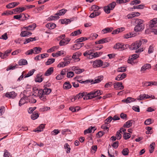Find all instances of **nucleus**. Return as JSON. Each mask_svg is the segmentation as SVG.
<instances>
[{
    "label": "nucleus",
    "instance_id": "48",
    "mask_svg": "<svg viewBox=\"0 0 157 157\" xmlns=\"http://www.w3.org/2000/svg\"><path fill=\"white\" fill-rule=\"evenodd\" d=\"M135 99L131 97H128L125 99V101H126V103H131L133 101H134Z\"/></svg>",
    "mask_w": 157,
    "mask_h": 157
},
{
    "label": "nucleus",
    "instance_id": "63",
    "mask_svg": "<svg viewBox=\"0 0 157 157\" xmlns=\"http://www.w3.org/2000/svg\"><path fill=\"white\" fill-rule=\"evenodd\" d=\"M151 123V119L150 118L147 119L144 122V124L146 125H149Z\"/></svg>",
    "mask_w": 157,
    "mask_h": 157
},
{
    "label": "nucleus",
    "instance_id": "49",
    "mask_svg": "<svg viewBox=\"0 0 157 157\" xmlns=\"http://www.w3.org/2000/svg\"><path fill=\"white\" fill-rule=\"evenodd\" d=\"M112 117L111 116H109L105 121V124H109L112 121Z\"/></svg>",
    "mask_w": 157,
    "mask_h": 157
},
{
    "label": "nucleus",
    "instance_id": "34",
    "mask_svg": "<svg viewBox=\"0 0 157 157\" xmlns=\"http://www.w3.org/2000/svg\"><path fill=\"white\" fill-rule=\"evenodd\" d=\"M61 22L62 24H68L71 22V21L68 19H60Z\"/></svg>",
    "mask_w": 157,
    "mask_h": 157
},
{
    "label": "nucleus",
    "instance_id": "50",
    "mask_svg": "<svg viewBox=\"0 0 157 157\" xmlns=\"http://www.w3.org/2000/svg\"><path fill=\"white\" fill-rule=\"evenodd\" d=\"M140 2L141 1L140 0H135L132 1L130 3V4L131 5H133L134 4L137 5L139 4Z\"/></svg>",
    "mask_w": 157,
    "mask_h": 157
},
{
    "label": "nucleus",
    "instance_id": "24",
    "mask_svg": "<svg viewBox=\"0 0 157 157\" xmlns=\"http://www.w3.org/2000/svg\"><path fill=\"white\" fill-rule=\"evenodd\" d=\"M64 51H59L56 53H52V56L53 57H58L64 54Z\"/></svg>",
    "mask_w": 157,
    "mask_h": 157
},
{
    "label": "nucleus",
    "instance_id": "2",
    "mask_svg": "<svg viewBox=\"0 0 157 157\" xmlns=\"http://www.w3.org/2000/svg\"><path fill=\"white\" fill-rule=\"evenodd\" d=\"M139 56V55L136 54H134L131 56L128 59V63L133 65L135 63L133 60L138 58Z\"/></svg>",
    "mask_w": 157,
    "mask_h": 157
},
{
    "label": "nucleus",
    "instance_id": "5",
    "mask_svg": "<svg viewBox=\"0 0 157 157\" xmlns=\"http://www.w3.org/2000/svg\"><path fill=\"white\" fill-rule=\"evenodd\" d=\"M29 97V96H24L22 98H21L19 101V106H21L25 103H28V98Z\"/></svg>",
    "mask_w": 157,
    "mask_h": 157
},
{
    "label": "nucleus",
    "instance_id": "58",
    "mask_svg": "<svg viewBox=\"0 0 157 157\" xmlns=\"http://www.w3.org/2000/svg\"><path fill=\"white\" fill-rule=\"evenodd\" d=\"M133 34H131L130 33H127L124 36V37L126 39H128L129 38H131L133 36Z\"/></svg>",
    "mask_w": 157,
    "mask_h": 157
},
{
    "label": "nucleus",
    "instance_id": "46",
    "mask_svg": "<svg viewBox=\"0 0 157 157\" xmlns=\"http://www.w3.org/2000/svg\"><path fill=\"white\" fill-rule=\"evenodd\" d=\"M80 44L79 43L75 44L73 46L72 50H76L79 49L81 48V46H80Z\"/></svg>",
    "mask_w": 157,
    "mask_h": 157
},
{
    "label": "nucleus",
    "instance_id": "6",
    "mask_svg": "<svg viewBox=\"0 0 157 157\" xmlns=\"http://www.w3.org/2000/svg\"><path fill=\"white\" fill-rule=\"evenodd\" d=\"M140 44L139 43L138 41L132 43L130 46L129 48L131 50H136L138 48L140 45Z\"/></svg>",
    "mask_w": 157,
    "mask_h": 157
},
{
    "label": "nucleus",
    "instance_id": "15",
    "mask_svg": "<svg viewBox=\"0 0 157 157\" xmlns=\"http://www.w3.org/2000/svg\"><path fill=\"white\" fill-rule=\"evenodd\" d=\"M70 63V61H67L60 62L58 64L57 67H64L68 65Z\"/></svg>",
    "mask_w": 157,
    "mask_h": 157
},
{
    "label": "nucleus",
    "instance_id": "62",
    "mask_svg": "<svg viewBox=\"0 0 157 157\" xmlns=\"http://www.w3.org/2000/svg\"><path fill=\"white\" fill-rule=\"evenodd\" d=\"M146 96V94H140L139 96V98H137V99L140 100H144L145 99Z\"/></svg>",
    "mask_w": 157,
    "mask_h": 157
},
{
    "label": "nucleus",
    "instance_id": "40",
    "mask_svg": "<svg viewBox=\"0 0 157 157\" xmlns=\"http://www.w3.org/2000/svg\"><path fill=\"white\" fill-rule=\"evenodd\" d=\"M80 55L78 53L76 52L74 53L73 55L72 58L74 59H77V61H79L80 60V59L78 57Z\"/></svg>",
    "mask_w": 157,
    "mask_h": 157
},
{
    "label": "nucleus",
    "instance_id": "64",
    "mask_svg": "<svg viewBox=\"0 0 157 157\" xmlns=\"http://www.w3.org/2000/svg\"><path fill=\"white\" fill-rule=\"evenodd\" d=\"M139 43L140 44V45L141 46L142 44H146L147 41V40L146 39H140V40L138 41Z\"/></svg>",
    "mask_w": 157,
    "mask_h": 157
},
{
    "label": "nucleus",
    "instance_id": "22",
    "mask_svg": "<svg viewBox=\"0 0 157 157\" xmlns=\"http://www.w3.org/2000/svg\"><path fill=\"white\" fill-rule=\"evenodd\" d=\"M94 128V131L96 129V128L94 127L91 126L89 127L88 129L85 130L84 132V133L85 135L87 134V133H89L92 131V129Z\"/></svg>",
    "mask_w": 157,
    "mask_h": 157
},
{
    "label": "nucleus",
    "instance_id": "51",
    "mask_svg": "<svg viewBox=\"0 0 157 157\" xmlns=\"http://www.w3.org/2000/svg\"><path fill=\"white\" fill-rule=\"evenodd\" d=\"M4 152V157H11V155L7 150H5Z\"/></svg>",
    "mask_w": 157,
    "mask_h": 157
},
{
    "label": "nucleus",
    "instance_id": "54",
    "mask_svg": "<svg viewBox=\"0 0 157 157\" xmlns=\"http://www.w3.org/2000/svg\"><path fill=\"white\" fill-rule=\"evenodd\" d=\"M124 138L125 140H127L130 137V134L129 133H124L123 135Z\"/></svg>",
    "mask_w": 157,
    "mask_h": 157
},
{
    "label": "nucleus",
    "instance_id": "18",
    "mask_svg": "<svg viewBox=\"0 0 157 157\" xmlns=\"http://www.w3.org/2000/svg\"><path fill=\"white\" fill-rule=\"evenodd\" d=\"M113 29L112 27L106 28L102 30L101 33L103 34H105L108 33H110L112 31Z\"/></svg>",
    "mask_w": 157,
    "mask_h": 157
},
{
    "label": "nucleus",
    "instance_id": "23",
    "mask_svg": "<svg viewBox=\"0 0 157 157\" xmlns=\"http://www.w3.org/2000/svg\"><path fill=\"white\" fill-rule=\"evenodd\" d=\"M151 64L149 63H147L144 65L141 68V71H144L147 69H149L151 68Z\"/></svg>",
    "mask_w": 157,
    "mask_h": 157
},
{
    "label": "nucleus",
    "instance_id": "9",
    "mask_svg": "<svg viewBox=\"0 0 157 157\" xmlns=\"http://www.w3.org/2000/svg\"><path fill=\"white\" fill-rule=\"evenodd\" d=\"M110 40V39L108 38H106L102 39L98 41H96L95 42V43L96 44H103L109 42Z\"/></svg>",
    "mask_w": 157,
    "mask_h": 157
},
{
    "label": "nucleus",
    "instance_id": "44",
    "mask_svg": "<svg viewBox=\"0 0 157 157\" xmlns=\"http://www.w3.org/2000/svg\"><path fill=\"white\" fill-rule=\"evenodd\" d=\"M50 108L47 106H43L40 109L39 111L40 112L45 111L49 110Z\"/></svg>",
    "mask_w": 157,
    "mask_h": 157
},
{
    "label": "nucleus",
    "instance_id": "43",
    "mask_svg": "<svg viewBox=\"0 0 157 157\" xmlns=\"http://www.w3.org/2000/svg\"><path fill=\"white\" fill-rule=\"evenodd\" d=\"M81 33V32L80 30H77L72 33L71 34V36H76Z\"/></svg>",
    "mask_w": 157,
    "mask_h": 157
},
{
    "label": "nucleus",
    "instance_id": "20",
    "mask_svg": "<svg viewBox=\"0 0 157 157\" xmlns=\"http://www.w3.org/2000/svg\"><path fill=\"white\" fill-rule=\"evenodd\" d=\"M54 69L53 67H51L49 68L46 71L44 75L46 76L50 75L53 72Z\"/></svg>",
    "mask_w": 157,
    "mask_h": 157
},
{
    "label": "nucleus",
    "instance_id": "26",
    "mask_svg": "<svg viewBox=\"0 0 157 157\" xmlns=\"http://www.w3.org/2000/svg\"><path fill=\"white\" fill-rule=\"evenodd\" d=\"M18 64L20 66H22L27 65L28 64V62L26 59H21L19 60Z\"/></svg>",
    "mask_w": 157,
    "mask_h": 157
},
{
    "label": "nucleus",
    "instance_id": "57",
    "mask_svg": "<svg viewBox=\"0 0 157 157\" xmlns=\"http://www.w3.org/2000/svg\"><path fill=\"white\" fill-rule=\"evenodd\" d=\"M105 132L103 131H100L97 134L96 136L98 137H101L104 134Z\"/></svg>",
    "mask_w": 157,
    "mask_h": 157
},
{
    "label": "nucleus",
    "instance_id": "61",
    "mask_svg": "<svg viewBox=\"0 0 157 157\" xmlns=\"http://www.w3.org/2000/svg\"><path fill=\"white\" fill-rule=\"evenodd\" d=\"M60 131L58 129H54L51 132V134L52 135H56L59 133Z\"/></svg>",
    "mask_w": 157,
    "mask_h": 157
},
{
    "label": "nucleus",
    "instance_id": "28",
    "mask_svg": "<svg viewBox=\"0 0 157 157\" xmlns=\"http://www.w3.org/2000/svg\"><path fill=\"white\" fill-rule=\"evenodd\" d=\"M45 124H41L39 126L38 128L33 131L34 132H41L43 130V129L45 127Z\"/></svg>",
    "mask_w": 157,
    "mask_h": 157
},
{
    "label": "nucleus",
    "instance_id": "38",
    "mask_svg": "<svg viewBox=\"0 0 157 157\" xmlns=\"http://www.w3.org/2000/svg\"><path fill=\"white\" fill-rule=\"evenodd\" d=\"M64 148L66 149V152L67 153H69L70 152L71 148L67 143H66L64 145Z\"/></svg>",
    "mask_w": 157,
    "mask_h": 157
},
{
    "label": "nucleus",
    "instance_id": "32",
    "mask_svg": "<svg viewBox=\"0 0 157 157\" xmlns=\"http://www.w3.org/2000/svg\"><path fill=\"white\" fill-rule=\"evenodd\" d=\"M71 87L72 86L69 82H65L63 84V87L65 89L68 90L71 88Z\"/></svg>",
    "mask_w": 157,
    "mask_h": 157
},
{
    "label": "nucleus",
    "instance_id": "39",
    "mask_svg": "<svg viewBox=\"0 0 157 157\" xmlns=\"http://www.w3.org/2000/svg\"><path fill=\"white\" fill-rule=\"evenodd\" d=\"M59 48V46H53L50 49L48 50H47V52H52L54 51L55 50L57 49H58Z\"/></svg>",
    "mask_w": 157,
    "mask_h": 157
},
{
    "label": "nucleus",
    "instance_id": "36",
    "mask_svg": "<svg viewBox=\"0 0 157 157\" xmlns=\"http://www.w3.org/2000/svg\"><path fill=\"white\" fill-rule=\"evenodd\" d=\"M93 52L92 50H87L83 53V55L85 56H87L89 55H91L93 54Z\"/></svg>",
    "mask_w": 157,
    "mask_h": 157
},
{
    "label": "nucleus",
    "instance_id": "12",
    "mask_svg": "<svg viewBox=\"0 0 157 157\" xmlns=\"http://www.w3.org/2000/svg\"><path fill=\"white\" fill-rule=\"evenodd\" d=\"M100 13L101 12L100 11L97 10H94L93 12L90 14L89 17L91 18H93L99 15Z\"/></svg>",
    "mask_w": 157,
    "mask_h": 157
},
{
    "label": "nucleus",
    "instance_id": "60",
    "mask_svg": "<svg viewBox=\"0 0 157 157\" xmlns=\"http://www.w3.org/2000/svg\"><path fill=\"white\" fill-rule=\"evenodd\" d=\"M24 14L21 13L20 15H15L13 16V18L17 20H20L22 17V16H24Z\"/></svg>",
    "mask_w": 157,
    "mask_h": 157
},
{
    "label": "nucleus",
    "instance_id": "41",
    "mask_svg": "<svg viewBox=\"0 0 157 157\" xmlns=\"http://www.w3.org/2000/svg\"><path fill=\"white\" fill-rule=\"evenodd\" d=\"M43 81V78L42 76H40L39 75H37L35 79V81L36 82H40Z\"/></svg>",
    "mask_w": 157,
    "mask_h": 157
},
{
    "label": "nucleus",
    "instance_id": "16",
    "mask_svg": "<svg viewBox=\"0 0 157 157\" xmlns=\"http://www.w3.org/2000/svg\"><path fill=\"white\" fill-rule=\"evenodd\" d=\"M126 76V74L125 73H123L121 75H119L117 76L115 79L117 81L121 80L124 78Z\"/></svg>",
    "mask_w": 157,
    "mask_h": 157
},
{
    "label": "nucleus",
    "instance_id": "25",
    "mask_svg": "<svg viewBox=\"0 0 157 157\" xmlns=\"http://www.w3.org/2000/svg\"><path fill=\"white\" fill-rule=\"evenodd\" d=\"M56 26V25L53 23H48L46 25V27L50 29H54Z\"/></svg>",
    "mask_w": 157,
    "mask_h": 157
},
{
    "label": "nucleus",
    "instance_id": "19",
    "mask_svg": "<svg viewBox=\"0 0 157 157\" xmlns=\"http://www.w3.org/2000/svg\"><path fill=\"white\" fill-rule=\"evenodd\" d=\"M37 91L38 92L37 95L40 99L44 101H45L46 100V96L45 95L42 93L40 94V92L38 91Z\"/></svg>",
    "mask_w": 157,
    "mask_h": 157
},
{
    "label": "nucleus",
    "instance_id": "52",
    "mask_svg": "<svg viewBox=\"0 0 157 157\" xmlns=\"http://www.w3.org/2000/svg\"><path fill=\"white\" fill-rule=\"evenodd\" d=\"M128 152L129 150L127 148L124 149L122 151V154L124 155H128Z\"/></svg>",
    "mask_w": 157,
    "mask_h": 157
},
{
    "label": "nucleus",
    "instance_id": "7",
    "mask_svg": "<svg viewBox=\"0 0 157 157\" xmlns=\"http://www.w3.org/2000/svg\"><path fill=\"white\" fill-rule=\"evenodd\" d=\"M37 91H38L40 92V94H43L45 95L49 94L51 91V89L50 88H45L44 90L40 89V90H37Z\"/></svg>",
    "mask_w": 157,
    "mask_h": 157
},
{
    "label": "nucleus",
    "instance_id": "35",
    "mask_svg": "<svg viewBox=\"0 0 157 157\" xmlns=\"http://www.w3.org/2000/svg\"><path fill=\"white\" fill-rule=\"evenodd\" d=\"M155 144L154 142H152L150 145V149H149L150 153H151L153 152L155 149Z\"/></svg>",
    "mask_w": 157,
    "mask_h": 157
},
{
    "label": "nucleus",
    "instance_id": "17",
    "mask_svg": "<svg viewBox=\"0 0 157 157\" xmlns=\"http://www.w3.org/2000/svg\"><path fill=\"white\" fill-rule=\"evenodd\" d=\"M114 88L116 89H117L119 88L120 90H122L124 89V86L122 85V83L121 82H117L114 85Z\"/></svg>",
    "mask_w": 157,
    "mask_h": 157
},
{
    "label": "nucleus",
    "instance_id": "10",
    "mask_svg": "<svg viewBox=\"0 0 157 157\" xmlns=\"http://www.w3.org/2000/svg\"><path fill=\"white\" fill-rule=\"evenodd\" d=\"M113 48L115 49H118L119 50H123L124 48L122 46V44L120 43H117L115 44Z\"/></svg>",
    "mask_w": 157,
    "mask_h": 157
},
{
    "label": "nucleus",
    "instance_id": "42",
    "mask_svg": "<svg viewBox=\"0 0 157 157\" xmlns=\"http://www.w3.org/2000/svg\"><path fill=\"white\" fill-rule=\"evenodd\" d=\"M35 71V70L33 69L32 70L29 71L28 73L25 75V78L28 77L32 75L34 73V71Z\"/></svg>",
    "mask_w": 157,
    "mask_h": 157
},
{
    "label": "nucleus",
    "instance_id": "13",
    "mask_svg": "<svg viewBox=\"0 0 157 157\" xmlns=\"http://www.w3.org/2000/svg\"><path fill=\"white\" fill-rule=\"evenodd\" d=\"M134 122L133 120H131L128 121L123 125L124 128H128L130 127Z\"/></svg>",
    "mask_w": 157,
    "mask_h": 157
},
{
    "label": "nucleus",
    "instance_id": "33",
    "mask_svg": "<svg viewBox=\"0 0 157 157\" xmlns=\"http://www.w3.org/2000/svg\"><path fill=\"white\" fill-rule=\"evenodd\" d=\"M144 7V4H141L137 6H134L133 8H132V10L133 11V9H143Z\"/></svg>",
    "mask_w": 157,
    "mask_h": 157
},
{
    "label": "nucleus",
    "instance_id": "27",
    "mask_svg": "<svg viewBox=\"0 0 157 157\" xmlns=\"http://www.w3.org/2000/svg\"><path fill=\"white\" fill-rule=\"evenodd\" d=\"M32 33L27 31H23L21 32L20 35L22 37H26L28 35H31Z\"/></svg>",
    "mask_w": 157,
    "mask_h": 157
},
{
    "label": "nucleus",
    "instance_id": "30",
    "mask_svg": "<svg viewBox=\"0 0 157 157\" xmlns=\"http://www.w3.org/2000/svg\"><path fill=\"white\" fill-rule=\"evenodd\" d=\"M67 10L63 9L59 10L58 11L56 15H57L61 16L64 15L67 12Z\"/></svg>",
    "mask_w": 157,
    "mask_h": 157
},
{
    "label": "nucleus",
    "instance_id": "21",
    "mask_svg": "<svg viewBox=\"0 0 157 157\" xmlns=\"http://www.w3.org/2000/svg\"><path fill=\"white\" fill-rule=\"evenodd\" d=\"M33 53L36 54L40 53L42 50V48L40 47H36L34 48L33 49Z\"/></svg>",
    "mask_w": 157,
    "mask_h": 157
},
{
    "label": "nucleus",
    "instance_id": "14",
    "mask_svg": "<svg viewBox=\"0 0 157 157\" xmlns=\"http://www.w3.org/2000/svg\"><path fill=\"white\" fill-rule=\"evenodd\" d=\"M144 29V25H136L134 30L136 32L141 31Z\"/></svg>",
    "mask_w": 157,
    "mask_h": 157
},
{
    "label": "nucleus",
    "instance_id": "29",
    "mask_svg": "<svg viewBox=\"0 0 157 157\" xmlns=\"http://www.w3.org/2000/svg\"><path fill=\"white\" fill-rule=\"evenodd\" d=\"M39 113L35 111L31 115V118L33 120L36 119L39 116Z\"/></svg>",
    "mask_w": 157,
    "mask_h": 157
},
{
    "label": "nucleus",
    "instance_id": "37",
    "mask_svg": "<svg viewBox=\"0 0 157 157\" xmlns=\"http://www.w3.org/2000/svg\"><path fill=\"white\" fill-rule=\"evenodd\" d=\"M26 10V8L24 7H19L17 8L16 9H15L13 10L14 11V12H22L23 11L25 10Z\"/></svg>",
    "mask_w": 157,
    "mask_h": 157
},
{
    "label": "nucleus",
    "instance_id": "47",
    "mask_svg": "<svg viewBox=\"0 0 157 157\" xmlns=\"http://www.w3.org/2000/svg\"><path fill=\"white\" fill-rule=\"evenodd\" d=\"M102 80V79H101L100 78H99V77H98V78H96L95 79L94 81H93V80H92L91 82H92L91 84H93L99 83Z\"/></svg>",
    "mask_w": 157,
    "mask_h": 157
},
{
    "label": "nucleus",
    "instance_id": "11",
    "mask_svg": "<svg viewBox=\"0 0 157 157\" xmlns=\"http://www.w3.org/2000/svg\"><path fill=\"white\" fill-rule=\"evenodd\" d=\"M157 23V18H154L151 20L150 22L149 27L151 28L156 26V24Z\"/></svg>",
    "mask_w": 157,
    "mask_h": 157
},
{
    "label": "nucleus",
    "instance_id": "1",
    "mask_svg": "<svg viewBox=\"0 0 157 157\" xmlns=\"http://www.w3.org/2000/svg\"><path fill=\"white\" fill-rule=\"evenodd\" d=\"M116 5V4L115 2H112L109 4L107 6H105L104 7V11L107 13H110V11L113 10L114 8Z\"/></svg>",
    "mask_w": 157,
    "mask_h": 157
},
{
    "label": "nucleus",
    "instance_id": "55",
    "mask_svg": "<svg viewBox=\"0 0 157 157\" xmlns=\"http://www.w3.org/2000/svg\"><path fill=\"white\" fill-rule=\"evenodd\" d=\"M36 24L34 23L28 26V28L29 30H34L36 28Z\"/></svg>",
    "mask_w": 157,
    "mask_h": 157
},
{
    "label": "nucleus",
    "instance_id": "31",
    "mask_svg": "<svg viewBox=\"0 0 157 157\" xmlns=\"http://www.w3.org/2000/svg\"><path fill=\"white\" fill-rule=\"evenodd\" d=\"M135 22L136 24V25H144L143 24V21L141 19H135Z\"/></svg>",
    "mask_w": 157,
    "mask_h": 157
},
{
    "label": "nucleus",
    "instance_id": "59",
    "mask_svg": "<svg viewBox=\"0 0 157 157\" xmlns=\"http://www.w3.org/2000/svg\"><path fill=\"white\" fill-rule=\"evenodd\" d=\"M84 71V70L83 69H76L75 70V72L77 74H79L82 72Z\"/></svg>",
    "mask_w": 157,
    "mask_h": 157
},
{
    "label": "nucleus",
    "instance_id": "4",
    "mask_svg": "<svg viewBox=\"0 0 157 157\" xmlns=\"http://www.w3.org/2000/svg\"><path fill=\"white\" fill-rule=\"evenodd\" d=\"M103 64V62L101 60H96L94 61L93 66L94 68L100 67Z\"/></svg>",
    "mask_w": 157,
    "mask_h": 157
},
{
    "label": "nucleus",
    "instance_id": "53",
    "mask_svg": "<svg viewBox=\"0 0 157 157\" xmlns=\"http://www.w3.org/2000/svg\"><path fill=\"white\" fill-rule=\"evenodd\" d=\"M121 130L118 131L117 132L116 137L117 140H120L121 137L122 136L121 134Z\"/></svg>",
    "mask_w": 157,
    "mask_h": 157
},
{
    "label": "nucleus",
    "instance_id": "56",
    "mask_svg": "<svg viewBox=\"0 0 157 157\" xmlns=\"http://www.w3.org/2000/svg\"><path fill=\"white\" fill-rule=\"evenodd\" d=\"M14 13L13 11H6L2 13V15H9L12 14Z\"/></svg>",
    "mask_w": 157,
    "mask_h": 157
},
{
    "label": "nucleus",
    "instance_id": "3",
    "mask_svg": "<svg viewBox=\"0 0 157 157\" xmlns=\"http://www.w3.org/2000/svg\"><path fill=\"white\" fill-rule=\"evenodd\" d=\"M103 93L102 91H101L99 90H94L90 93V95L91 98H95L97 96H98L101 94Z\"/></svg>",
    "mask_w": 157,
    "mask_h": 157
},
{
    "label": "nucleus",
    "instance_id": "45",
    "mask_svg": "<svg viewBox=\"0 0 157 157\" xmlns=\"http://www.w3.org/2000/svg\"><path fill=\"white\" fill-rule=\"evenodd\" d=\"M55 60V59L53 58L48 59L46 63V65H48L54 62Z\"/></svg>",
    "mask_w": 157,
    "mask_h": 157
},
{
    "label": "nucleus",
    "instance_id": "8",
    "mask_svg": "<svg viewBox=\"0 0 157 157\" xmlns=\"http://www.w3.org/2000/svg\"><path fill=\"white\" fill-rule=\"evenodd\" d=\"M16 96V94L14 91L7 92L5 94V96L9 98H14Z\"/></svg>",
    "mask_w": 157,
    "mask_h": 157
}]
</instances>
